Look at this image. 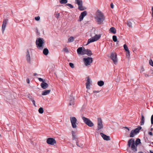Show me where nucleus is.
<instances>
[{
  "label": "nucleus",
  "instance_id": "obj_1",
  "mask_svg": "<svg viewBox=\"0 0 153 153\" xmlns=\"http://www.w3.org/2000/svg\"><path fill=\"white\" fill-rule=\"evenodd\" d=\"M140 140L137 138L135 143L134 140L133 138H131L129 140L128 142V147H130L131 145V148L133 151L135 153L137 151V146L140 143Z\"/></svg>",
  "mask_w": 153,
  "mask_h": 153
},
{
  "label": "nucleus",
  "instance_id": "obj_2",
  "mask_svg": "<svg viewBox=\"0 0 153 153\" xmlns=\"http://www.w3.org/2000/svg\"><path fill=\"white\" fill-rule=\"evenodd\" d=\"M95 18L97 24L99 25L102 24L105 19V17L103 13L99 10L96 12Z\"/></svg>",
  "mask_w": 153,
  "mask_h": 153
},
{
  "label": "nucleus",
  "instance_id": "obj_3",
  "mask_svg": "<svg viewBox=\"0 0 153 153\" xmlns=\"http://www.w3.org/2000/svg\"><path fill=\"white\" fill-rule=\"evenodd\" d=\"M36 43L37 48L40 50H42L44 48V45L45 43L44 40L43 38L39 37L37 38Z\"/></svg>",
  "mask_w": 153,
  "mask_h": 153
},
{
  "label": "nucleus",
  "instance_id": "obj_4",
  "mask_svg": "<svg viewBox=\"0 0 153 153\" xmlns=\"http://www.w3.org/2000/svg\"><path fill=\"white\" fill-rule=\"evenodd\" d=\"M101 37V35L100 34L96 35L93 37H92L91 38L89 39L88 40V42L86 44V45H88L89 43L93 42L97 40L98 39H100Z\"/></svg>",
  "mask_w": 153,
  "mask_h": 153
},
{
  "label": "nucleus",
  "instance_id": "obj_5",
  "mask_svg": "<svg viewBox=\"0 0 153 153\" xmlns=\"http://www.w3.org/2000/svg\"><path fill=\"white\" fill-rule=\"evenodd\" d=\"M82 118L84 122L89 126L91 127L94 126V123L88 118L84 117H82Z\"/></svg>",
  "mask_w": 153,
  "mask_h": 153
},
{
  "label": "nucleus",
  "instance_id": "obj_6",
  "mask_svg": "<svg viewBox=\"0 0 153 153\" xmlns=\"http://www.w3.org/2000/svg\"><path fill=\"white\" fill-rule=\"evenodd\" d=\"M83 61L85 65L86 66H88L90 65L93 61V58L91 57H88L87 58H84Z\"/></svg>",
  "mask_w": 153,
  "mask_h": 153
},
{
  "label": "nucleus",
  "instance_id": "obj_7",
  "mask_svg": "<svg viewBox=\"0 0 153 153\" xmlns=\"http://www.w3.org/2000/svg\"><path fill=\"white\" fill-rule=\"evenodd\" d=\"M70 121L71 123L72 127L74 128H76L77 127L76 124L77 120L75 117H71Z\"/></svg>",
  "mask_w": 153,
  "mask_h": 153
},
{
  "label": "nucleus",
  "instance_id": "obj_8",
  "mask_svg": "<svg viewBox=\"0 0 153 153\" xmlns=\"http://www.w3.org/2000/svg\"><path fill=\"white\" fill-rule=\"evenodd\" d=\"M110 57L114 62L115 64H116L117 62V54L116 53H112L111 54Z\"/></svg>",
  "mask_w": 153,
  "mask_h": 153
},
{
  "label": "nucleus",
  "instance_id": "obj_9",
  "mask_svg": "<svg viewBox=\"0 0 153 153\" xmlns=\"http://www.w3.org/2000/svg\"><path fill=\"white\" fill-rule=\"evenodd\" d=\"M46 142L48 144L52 145H54L55 144H56V140L52 138H48Z\"/></svg>",
  "mask_w": 153,
  "mask_h": 153
},
{
  "label": "nucleus",
  "instance_id": "obj_10",
  "mask_svg": "<svg viewBox=\"0 0 153 153\" xmlns=\"http://www.w3.org/2000/svg\"><path fill=\"white\" fill-rule=\"evenodd\" d=\"M97 130H99L103 128L102 121L100 118H97Z\"/></svg>",
  "mask_w": 153,
  "mask_h": 153
},
{
  "label": "nucleus",
  "instance_id": "obj_11",
  "mask_svg": "<svg viewBox=\"0 0 153 153\" xmlns=\"http://www.w3.org/2000/svg\"><path fill=\"white\" fill-rule=\"evenodd\" d=\"M8 21V19H4L3 20V24L2 25V28H1V30L2 31V33L3 34H4V31L5 30L6 27V25L7 24V23Z\"/></svg>",
  "mask_w": 153,
  "mask_h": 153
},
{
  "label": "nucleus",
  "instance_id": "obj_12",
  "mask_svg": "<svg viewBox=\"0 0 153 153\" xmlns=\"http://www.w3.org/2000/svg\"><path fill=\"white\" fill-rule=\"evenodd\" d=\"M135 24L134 20L133 19H129L128 20L127 25L130 27L132 28V25Z\"/></svg>",
  "mask_w": 153,
  "mask_h": 153
},
{
  "label": "nucleus",
  "instance_id": "obj_13",
  "mask_svg": "<svg viewBox=\"0 0 153 153\" xmlns=\"http://www.w3.org/2000/svg\"><path fill=\"white\" fill-rule=\"evenodd\" d=\"M87 14V12L86 11H84L82 12L79 16V21H81L83 20L84 17Z\"/></svg>",
  "mask_w": 153,
  "mask_h": 153
},
{
  "label": "nucleus",
  "instance_id": "obj_14",
  "mask_svg": "<svg viewBox=\"0 0 153 153\" xmlns=\"http://www.w3.org/2000/svg\"><path fill=\"white\" fill-rule=\"evenodd\" d=\"M26 58L27 62L30 64V58L29 53V51L28 49L27 50L26 55Z\"/></svg>",
  "mask_w": 153,
  "mask_h": 153
},
{
  "label": "nucleus",
  "instance_id": "obj_15",
  "mask_svg": "<svg viewBox=\"0 0 153 153\" xmlns=\"http://www.w3.org/2000/svg\"><path fill=\"white\" fill-rule=\"evenodd\" d=\"M87 79L86 83V87L87 89H89L90 88V83L91 81L89 76L87 77Z\"/></svg>",
  "mask_w": 153,
  "mask_h": 153
},
{
  "label": "nucleus",
  "instance_id": "obj_16",
  "mask_svg": "<svg viewBox=\"0 0 153 153\" xmlns=\"http://www.w3.org/2000/svg\"><path fill=\"white\" fill-rule=\"evenodd\" d=\"M124 49L126 52V56L129 57L130 56V51L126 44H125L123 45Z\"/></svg>",
  "mask_w": 153,
  "mask_h": 153
},
{
  "label": "nucleus",
  "instance_id": "obj_17",
  "mask_svg": "<svg viewBox=\"0 0 153 153\" xmlns=\"http://www.w3.org/2000/svg\"><path fill=\"white\" fill-rule=\"evenodd\" d=\"M76 141V145L77 146L81 148L82 147L84 144L83 142L81 141V140L78 139Z\"/></svg>",
  "mask_w": 153,
  "mask_h": 153
},
{
  "label": "nucleus",
  "instance_id": "obj_18",
  "mask_svg": "<svg viewBox=\"0 0 153 153\" xmlns=\"http://www.w3.org/2000/svg\"><path fill=\"white\" fill-rule=\"evenodd\" d=\"M100 134L102 137L103 138L104 140L107 141L109 140H110V137L109 136H108L103 133H100Z\"/></svg>",
  "mask_w": 153,
  "mask_h": 153
},
{
  "label": "nucleus",
  "instance_id": "obj_19",
  "mask_svg": "<svg viewBox=\"0 0 153 153\" xmlns=\"http://www.w3.org/2000/svg\"><path fill=\"white\" fill-rule=\"evenodd\" d=\"M41 87L43 89H46L48 87V85L46 82H43L40 85Z\"/></svg>",
  "mask_w": 153,
  "mask_h": 153
},
{
  "label": "nucleus",
  "instance_id": "obj_20",
  "mask_svg": "<svg viewBox=\"0 0 153 153\" xmlns=\"http://www.w3.org/2000/svg\"><path fill=\"white\" fill-rule=\"evenodd\" d=\"M77 51L78 54L84 55V53L82 51V47L79 48L77 50Z\"/></svg>",
  "mask_w": 153,
  "mask_h": 153
},
{
  "label": "nucleus",
  "instance_id": "obj_21",
  "mask_svg": "<svg viewBox=\"0 0 153 153\" xmlns=\"http://www.w3.org/2000/svg\"><path fill=\"white\" fill-rule=\"evenodd\" d=\"M74 99L73 97H70L69 99V105H74Z\"/></svg>",
  "mask_w": 153,
  "mask_h": 153
},
{
  "label": "nucleus",
  "instance_id": "obj_22",
  "mask_svg": "<svg viewBox=\"0 0 153 153\" xmlns=\"http://www.w3.org/2000/svg\"><path fill=\"white\" fill-rule=\"evenodd\" d=\"M85 54L87 55L88 56H91V55H93V53H92L91 51L88 49H87L86 52L84 53V55Z\"/></svg>",
  "mask_w": 153,
  "mask_h": 153
},
{
  "label": "nucleus",
  "instance_id": "obj_23",
  "mask_svg": "<svg viewBox=\"0 0 153 153\" xmlns=\"http://www.w3.org/2000/svg\"><path fill=\"white\" fill-rule=\"evenodd\" d=\"M141 119L140 122V125L142 126L144 124L145 122V118L144 116L142 114H141Z\"/></svg>",
  "mask_w": 153,
  "mask_h": 153
},
{
  "label": "nucleus",
  "instance_id": "obj_24",
  "mask_svg": "<svg viewBox=\"0 0 153 153\" xmlns=\"http://www.w3.org/2000/svg\"><path fill=\"white\" fill-rule=\"evenodd\" d=\"M50 90H45L42 91V95H46L48 94L50 92Z\"/></svg>",
  "mask_w": 153,
  "mask_h": 153
},
{
  "label": "nucleus",
  "instance_id": "obj_25",
  "mask_svg": "<svg viewBox=\"0 0 153 153\" xmlns=\"http://www.w3.org/2000/svg\"><path fill=\"white\" fill-rule=\"evenodd\" d=\"M142 128V127L140 126H138L137 128H136L135 129L133 130L136 133V134H137L139 132L140 130Z\"/></svg>",
  "mask_w": 153,
  "mask_h": 153
},
{
  "label": "nucleus",
  "instance_id": "obj_26",
  "mask_svg": "<svg viewBox=\"0 0 153 153\" xmlns=\"http://www.w3.org/2000/svg\"><path fill=\"white\" fill-rule=\"evenodd\" d=\"M76 3L77 4L78 6H81L83 4V2L82 0H75Z\"/></svg>",
  "mask_w": 153,
  "mask_h": 153
},
{
  "label": "nucleus",
  "instance_id": "obj_27",
  "mask_svg": "<svg viewBox=\"0 0 153 153\" xmlns=\"http://www.w3.org/2000/svg\"><path fill=\"white\" fill-rule=\"evenodd\" d=\"M112 33L115 34L116 33V31L115 28L113 27H111L109 30Z\"/></svg>",
  "mask_w": 153,
  "mask_h": 153
},
{
  "label": "nucleus",
  "instance_id": "obj_28",
  "mask_svg": "<svg viewBox=\"0 0 153 153\" xmlns=\"http://www.w3.org/2000/svg\"><path fill=\"white\" fill-rule=\"evenodd\" d=\"M78 9L82 11L86 9L87 8L83 6V4H82L81 6H78Z\"/></svg>",
  "mask_w": 153,
  "mask_h": 153
},
{
  "label": "nucleus",
  "instance_id": "obj_29",
  "mask_svg": "<svg viewBox=\"0 0 153 153\" xmlns=\"http://www.w3.org/2000/svg\"><path fill=\"white\" fill-rule=\"evenodd\" d=\"M43 53L45 55H47L49 53L48 49L47 48H45L44 49L43 51Z\"/></svg>",
  "mask_w": 153,
  "mask_h": 153
},
{
  "label": "nucleus",
  "instance_id": "obj_30",
  "mask_svg": "<svg viewBox=\"0 0 153 153\" xmlns=\"http://www.w3.org/2000/svg\"><path fill=\"white\" fill-rule=\"evenodd\" d=\"M136 134H136V133L132 130L131 131L130 134V137H133Z\"/></svg>",
  "mask_w": 153,
  "mask_h": 153
},
{
  "label": "nucleus",
  "instance_id": "obj_31",
  "mask_svg": "<svg viewBox=\"0 0 153 153\" xmlns=\"http://www.w3.org/2000/svg\"><path fill=\"white\" fill-rule=\"evenodd\" d=\"M104 82L103 81H100L97 82V84L100 86H102L104 85Z\"/></svg>",
  "mask_w": 153,
  "mask_h": 153
},
{
  "label": "nucleus",
  "instance_id": "obj_32",
  "mask_svg": "<svg viewBox=\"0 0 153 153\" xmlns=\"http://www.w3.org/2000/svg\"><path fill=\"white\" fill-rule=\"evenodd\" d=\"M74 40V38L73 36H71L69 38L68 42H72Z\"/></svg>",
  "mask_w": 153,
  "mask_h": 153
},
{
  "label": "nucleus",
  "instance_id": "obj_33",
  "mask_svg": "<svg viewBox=\"0 0 153 153\" xmlns=\"http://www.w3.org/2000/svg\"><path fill=\"white\" fill-rule=\"evenodd\" d=\"M72 139L73 140H75L76 141L78 139L76 137L75 135V132L74 131H72Z\"/></svg>",
  "mask_w": 153,
  "mask_h": 153
},
{
  "label": "nucleus",
  "instance_id": "obj_34",
  "mask_svg": "<svg viewBox=\"0 0 153 153\" xmlns=\"http://www.w3.org/2000/svg\"><path fill=\"white\" fill-rule=\"evenodd\" d=\"M59 2L61 4H65L67 3L68 1L67 0H61Z\"/></svg>",
  "mask_w": 153,
  "mask_h": 153
},
{
  "label": "nucleus",
  "instance_id": "obj_35",
  "mask_svg": "<svg viewBox=\"0 0 153 153\" xmlns=\"http://www.w3.org/2000/svg\"><path fill=\"white\" fill-rule=\"evenodd\" d=\"M38 111L40 114H42L44 112L43 109L42 107H40Z\"/></svg>",
  "mask_w": 153,
  "mask_h": 153
},
{
  "label": "nucleus",
  "instance_id": "obj_36",
  "mask_svg": "<svg viewBox=\"0 0 153 153\" xmlns=\"http://www.w3.org/2000/svg\"><path fill=\"white\" fill-rule=\"evenodd\" d=\"M112 39L114 42H116L117 41V37L116 36H115V35L113 36V37H112Z\"/></svg>",
  "mask_w": 153,
  "mask_h": 153
},
{
  "label": "nucleus",
  "instance_id": "obj_37",
  "mask_svg": "<svg viewBox=\"0 0 153 153\" xmlns=\"http://www.w3.org/2000/svg\"><path fill=\"white\" fill-rule=\"evenodd\" d=\"M149 73L148 74H149V75L150 76H152L153 74V70L150 69L149 70Z\"/></svg>",
  "mask_w": 153,
  "mask_h": 153
},
{
  "label": "nucleus",
  "instance_id": "obj_38",
  "mask_svg": "<svg viewBox=\"0 0 153 153\" xmlns=\"http://www.w3.org/2000/svg\"><path fill=\"white\" fill-rule=\"evenodd\" d=\"M66 5L68 6L70 8H74V6L70 4H67Z\"/></svg>",
  "mask_w": 153,
  "mask_h": 153
},
{
  "label": "nucleus",
  "instance_id": "obj_39",
  "mask_svg": "<svg viewBox=\"0 0 153 153\" xmlns=\"http://www.w3.org/2000/svg\"><path fill=\"white\" fill-rule=\"evenodd\" d=\"M149 64L150 65L153 67V62L151 59L149 60Z\"/></svg>",
  "mask_w": 153,
  "mask_h": 153
},
{
  "label": "nucleus",
  "instance_id": "obj_40",
  "mask_svg": "<svg viewBox=\"0 0 153 153\" xmlns=\"http://www.w3.org/2000/svg\"><path fill=\"white\" fill-rule=\"evenodd\" d=\"M70 66L72 68H74V64L72 63H70L69 64Z\"/></svg>",
  "mask_w": 153,
  "mask_h": 153
},
{
  "label": "nucleus",
  "instance_id": "obj_41",
  "mask_svg": "<svg viewBox=\"0 0 153 153\" xmlns=\"http://www.w3.org/2000/svg\"><path fill=\"white\" fill-rule=\"evenodd\" d=\"M63 50L65 52H66V53H68V49L66 48H64L63 49Z\"/></svg>",
  "mask_w": 153,
  "mask_h": 153
},
{
  "label": "nucleus",
  "instance_id": "obj_42",
  "mask_svg": "<svg viewBox=\"0 0 153 153\" xmlns=\"http://www.w3.org/2000/svg\"><path fill=\"white\" fill-rule=\"evenodd\" d=\"M36 33H37V34L38 35H39L40 34L39 32L38 31V28L36 27Z\"/></svg>",
  "mask_w": 153,
  "mask_h": 153
},
{
  "label": "nucleus",
  "instance_id": "obj_43",
  "mask_svg": "<svg viewBox=\"0 0 153 153\" xmlns=\"http://www.w3.org/2000/svg\"><path fill=\"white\" fill-rule=\"evenodd\" d=\"M35 19L36 21H39V20L40 19V17L39 16H38L37 17H36L35 18Z\"/></svg>",
  "mask_w": 153,
  "mask_h": 153
},
{
  "label": "nucleus",
  "instance_id": "obj_44",
  "mask_svg": "<svg viewBox=\"0 0 153 153\" xmlns=\"http://www.w3.org/2000/svg\"><path fill=\"white\" fill-rule=\"evenodd\" d=\"M151 123L152 124H153V114L152 116L151 117Z\"/></svg>",
  "mask_w": 153,
  "mask_h": 153
},
{
  "label": "nucleus",
  "instance_id": "obj_45",
  "mask_svg": "<svg viewBox=\"0 0 153 153\" xmlns=\"http://www.w3.org/2000/svg\"><path fill=\"white\" fill-rule=\"evenodd\" d=\"M143 74L146 77H148L150 76V75H149V74H147L146 73H144Z\"/></svg>",
  "mask_w": 153,
  "mask_h": 153
},
{
  "label": "nucleus",
  "instance_id": "obj_46",
  "mask_svg": "<svg viewBox=\"0 0 153 153\" xmlns=\"http://www.w3.org/2000/svg\"><path fill=\"white\" fill-rule=\"evenodd\" d=\"M38 79H39V81L40 82H44V81L43 79L41 78H39Z\"/></svg>",
  "mask_w": 153,
  "mask_h": 153
},
{
  "label": "nucleus",
  "instance_id": "obj_47",
  "mask_svg": "<svg viewBox=\"0 0 153 153\" xmlns=\"http://www.w3.org/2000/svg\"><path fill=\"white\" fill-rule=\"evenodd\" d=\"M31 100L32 101V102H33V105H36L35 102V100L33 99H32V100Z\"/></svg>",
  "mask_w": 153,
  "mask_h": 153
},
{
  "label": "nucleus",
  "instance_id": "obj_48",
  "mask_svg": "<svg viewBox=\"0 0 153 153\" xmlns=\"http://www.w3.org/2000/svg\"><path fill=\"white\" fill-rule=\"evenodd\" d=\"M59 13H58L56 14L55 17L57 19H58L59 18Z\"/></svg>",
  "mask_w": 153,
  "mask_h": 153
},
{
  "label": "nucleus",
  "instance_id": "obj_49",
  "mask_svg": "<svg viewBox=\"0 0 153 153\" xmlns=\"http://www.w3.org/2000/svg\"><path fill=\"white\" fill-rule=\"evenodd\" d=\"M145 71L143 67H142L141 69V72H143Z\"/></svg>",
  "mask_w": 153,
  "mask_h": 153
},
{
  "label": "nucleus",
  "instance_id": "obj_50",
  "mask_svg": "<svg viewBox=\"0 0 153 153\" xmlns=\"http://www.w3.org/2000/svg\"><path fill=\"white\" fill-rule=\"evenodd\" d=\"M86 50L87 49H85L84 47L82 48V51L84 53L86 52Z\"/></svg>",
  "mask_w": 153,
  "mask_h": 153
},
{
  "label": "nucleus",
  "instance_id": "obj_51",
  "mask_svg": "<svg viewBox=\"0 0 153 153\" xmlns=\"http://www.w3.org/2000/svg\"><path fill=\"white\" fill-rule=\"evenodd\" d=\"M110 6H111V8H114V4H113V3H111V4H110Z\"/></svg>",
  "mask_w": 153,
  "mask_h": 153
},
{
  "label": "nucleus",
  "instance_id": "obj_52",
  "mask_svg": "<svg viewBox=\"0 0 153 153\" xmlns=\"http://www.w3.org/2000/svg\"><path fill=\"white\" fill-rule=\"evenodd\" d=\"M148 134L151 135H153V133H152V132H151V131H149L148 132Z\"/></svg>",
  "mask_w": 153,
  "mask_h": 153
},
{
  "label": "nucleus",
  "instance_id": "obj_53",
  "mask_svg": "<svg viewBox=\"0 0 153 153\" xmlns=\"http://www.w3.org/2000/svg\"><path fill=\"white\" fill-rule=\"evenodd\" d=\"M26 81L27 83H29L30 82V80L29 78H27L26 79Z\"/></svg>",
  "mask_w": 153,
  "mask_h": 153
},
{
  "label": "nucleus",
  "instance_id": "obj_54",
  "mask_svg": "<svg viewBox=\"0 0 153 153\" xmlns=\"http://www.w3.org/2000/svg\"><path fill=\"white\" fill-rule=\"evenodd\" d=\"M152 16L153 17V7H152Z\"/></svg>",
  "mask_w": 153,
  "mask_h": 153
},
{
  "label": "nucleus",
  "instance_id": "obj_55",
  "mask_svg": "<svg viewBox=\"0 0 153 153\" xmlns=\"http://www.w3.org/2000/svg\"><path fill=\"white\" fill-rule=\"evenodd\" d=\"M100 92L99 91H94L93 92L94 93H98Z\"/></svg>",
  "mask_w": 153,
  "mask_h": 153
},
{
  "label": "nucleus",
  "instance_id": "obj_56",
  "mask_svg": "<svg viewBox=\"0 0 153 153\" xmlns=\"http://www.w3.org/2000/svg\"><path fill=\"white\" fill-rule=\"evenodd\" d=\"M145 142L146 143H148V140L147 138H146V139H145Z\"/></svg>",
  "mask_w": 153,
  "mask_h": 153
},
{
  "label": "nucleus",
  "instance_id": "obj_57",
  "mask_svg": "<svg viewBox=\"0 0 153 153\" xmlns=\"http://www.w3.org/2000/svg\"><path fill=\"white\" fill-rule=\"evenodd\" d=\"M28 97L31 100H32V99H33L32 98V97L31 96H28Z\"/></svg>",
  "mask_w": 153,
  "mask_h": 153
},
{
  "label": "nucleus",
  "instance_id": "obj_58",
  "mask_svg": "<svg viewBox=\"0 0 153 153\" xmlns=\"http://www.w3.org/2000/svg\"><path fill=\"white\" fill-rule=\"evenodd\" d=\"M125 128L126 129H127L128 131L129 130V128H128V127H125Z\"/></svg>",
  "mask_w": 153,
  "mask_h": 153
},
{
  "label": "nucleus",
  "instance_id": "obj_59",
  "mask_svg": "<svg viewBox=\"0 0 153 153\" xmlns=\"http://www.w3.org/2000/svg\"><path fill=\"white\" fill-rule=\"evenodd\" d=\"M116 42H117L116 44L117 45H118L119 43V41L117 40V41Z\"/></svg>",
  "mask_w": 153,
  "mask_h": 153
},
{
  "label": "nucleus",
  "instance_id": "obj_60",
  "mask_svg": "<svg viewBox=\"0 0 153 153\" xmlns=\"http://www.w3.org/2000/svg\"><path fill=\"white\" fill-rule=\"evenodd\" d=\"M37 75V74H36V73H34V74H33V75H34V76H36Z\"/></svg>",
  "mask_w": 153,
  "mask_h": 153
},
{
  "label": "nucleus",
  "instance_id": "obj_61",
  "mask_svg": "<svg viewBox=\"0 0 153 153\" xmlns=\"http://www.w3.org/2000/svg\"><path fill=\"white\" fill-rule=\"evenodd\" d=\"M150 152V153H153V152H152L151 150H149Z\"/></svg>",
  "mask_w": 153,
  "mask_h": 153
},
{
  "label": "nucleus",
  "instance_id": "obj_62",
  "mask_svg": "<svg viewBox=\"0 0 153 153\" xmlns=\"http://www.w3.org/2000/svg\"><path fill=\"white\" fill-rule=\"evenodd\" d=\"M138 153H144L140 151V152H138Z\"/></svg>",
  "mask_w": 153,
  "mask_h": 153
},
{
  "label": "nucleus",
  "instance_id": "obj_63",
  "mask_svg": "<svg viewBox=\"0 0 153 153\" xmlns=\"http://www.w3.org/2000/svg\"><path fill=\"white\" fill-rule=\"evenodd\" d=\"M151 143H151L148 141V143Z\"/></svg>",
  "mask_w": 153,
  "mask_h": 153
},
{
  "label": "nucleus",
  "instance_id": "obj_64",
  "mask_svg": "<svg viewBox=\"0 0 153 153\" xmlns=\"http://www.w3.org/2000/svg\"><path fill=\"white\" fill-rule=\"evenodd\" d=\"M151 144H152L153 145V142H152Z\"/></svg>",
  "mask_w": 153,
  "mask_h": 153
}]
</instances>
